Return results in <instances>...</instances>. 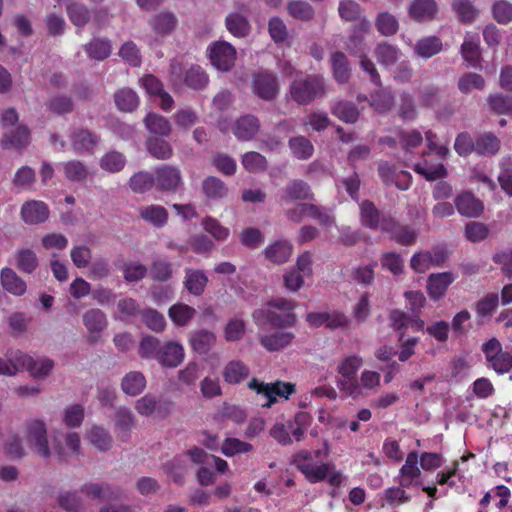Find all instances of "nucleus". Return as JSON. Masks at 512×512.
<instances>
[{
    "label": "nucleus",
    "instance_id": "1",
    "mask_svg": "<svg viewBox=\"0 0 512 512\" xmlns=\"http://www.w3.org/2000/svg\"><path fill=\"white\" fill-rule=\"evenodd\" d=\"M328 458L329 448L325 443L322 449L300 450L293 456L292 463L308 482L314 484L327 481L330 486L339 487L344 476Z\"/></svg>",
    "mask_w": 512,
    "mask_h": 512
},
{
    "label": "nucleus",
    "instance_id": "2",
    "mask_svg": "<svg viewBox=\"0 0 512 512\" xmlns=\"http://www.w3.org/2000/svg\"><path fill=\"white\" fill-rule=\"evenodd\" d=\"M325 94V81L319 75L295 77L289 86L290 98L299 105H308Z\"/></svg>",
    "mask_w": 512,
    "mask_h": 512
},
{
    "label": "nucleus",
    "instance_id": "3",
    "mask_svg": "<svg viewBox=\"0 0 512 512\" xmlns=\"http://www.w3.org/2000/svg\"><path fill=\"white\" fill-rule=\"evenodd\" d=\"M24 439L29 449L37 456L48 459L52 451L49 445L48 428L43 419L31 418L23 424Z\"/></svg>",
    "mask_w": 512,
    "mask_h": 512
},
{
    "label": "nucleus",
    "instance_id": "4",
    "mask_svg": "<svg viewBox=\"0 0 512 512\" xmlns=\"http://www.w3.org/2000/svg\"><path fill=\"white\" fill-rule=\"evenodd\" d=\"M363 365V359L358 355H348L341 359L337 365L340 378L336 383L341 392L349 397L361 395L357 372Z\"/></svg>",
    "mask_w": 512,
    "mask_h": 512
},
{
    "label": "nucleus",
    "instance_id": "5",
    "mask_svg": "<svg viewBox=\"0 0 512 512\" xmlns=\"http://www.w3.org/2000/svg\"><path fill=\"white\" fill-rule=\"evenodd\" d=\"M248 388L267 399V402L262 404L264 408H270L276 403L277 396L288 399L290 395L295 393V385L293 383L283 381L265 383L256 378H252L248 382Z\"/></svg>",
    "mask_w": 512,
    "mask_h": 512
},
{
    "label": "nucleus",
    "instance_id": "6",
    "mask_svg": "<svg viewBox=\"0 0 512 512\" xmlns=\"http://www.w3.org/2000/svg\"><path fill=\"white\" fill-rule=\"evenodd\" d=\"M481 351L485 356L488 368L497 374L508 373L512 369V354L503 351L500 341L493 337L482 344Z\"/></svg>",
    "mask_w": 512,
    "mask_h": 512
},
{
    "label": "nucleus",
    "instance_id": "7",
    "mask_svg": "<svg viewBox=\"0 0 512 512\" xmlns=\"http://www.w3.org/2000/svg\"><path fill=\"white\" fill-rule=\"evenodd\" d=\"M251 88L254 95L265 101L274 100L280 91L278 78L270 71L254 73Z\"/></svg>",
    "mask_w": 512,
    "mask_h": 512
},
{
    "label": "nucleus",
    "instance_id": "8",
    "mask_svg": "<svg viewBox=\"0 0 512 512\" xmlns=\"http://www.w3.org/2000/svg\"><path fill=\"white\" fill-rule=\"evenodd\" d=\"M207 52L211 64L219 71L227 72L235 64L236 50L226 41H217L210 44Z\"/></svg>",
    "mask_w": 512,
    "mask_h": 512
},
{
    "label": "nucleus",
    "instance_id": "9",
    "mask_svg": "<svg viewBox=\"0 0 512 512\" xmlns=\"http://www.w3.org/2000/svg\"><path fill=\"white\" fill-rule=\"evenodd\" d=\"M449 257L443 247H434L431 251L415 253L410 261L411 268L417 273H424L432 266H441Z\"/></svg>",
    "mask_w": 512,
    "mask_h": 512
},
{
    "label": "nucleus",
    "instance_id": "10",
    "mask_svg": "<svg viewBox=\"0 0 512 512\" xmlns=\"http://www.w3.org/2000/svg\"><path fill=\"white\" fill-rule=\"evenodd\" d=\"M381 229L390 235L391 240L404 246L414 244L418 235L413 228L400 225L393 218L386 216L381 219Z\"/></svg>",
    "mask_w": 512,
    "mask_h": 512
},
{
    "label": "nucleus",
    "instance_id": "11",
    "mask_svg": "<svg viewBox=\"0 0 512 512\" xmlns=\"http://www.w3.org/2000/svg\"><path fill=\"white\" fill-rule=\"evenodd\" d=\"M55 453L64 458L67 455H77L81 450V439L79 433L69 431L64 434H55L52 440Z\"/></svg>",
    "mask_w": 512,
    "mask_h": 512
},
{
    "label": "nucleus",
    "instance_id": "12",
    "mask_svg": "<svg viewBox=\"0 0 512 512\" xmlns=\"http://www.w3.org/2000/svg\"><path fill=\"white\" fill-rule=\"evenodd\" d=\"M252 317L258 326L269 324L273 327H292L296 323L294 313H285L280 315L275 311L260 308L253 312Z\"/></svg>",
    "mask_w": 512,
    "mask_h": 512
},
{
    "label": "nucleus",
    "instance_id": "13",
    "mask_svg": "<svg viewBox=\"0 0 512 512\" xmlns=\"http://www.w3.org/2000/svg\"><path fill=\"white\" fill-rule=\"evenodd\" d=\"M185 358V350L181 343L168 341L162 343L157 362L164 368H176Z\"/></svg>",
    "mask_w": 512,
    "mask_h": 512
},
{
    "label": "nucleus",
    "instance_id": "14",
    "mask_svg": "<svg viewBox=\"0 0 512 512\" xmlns=\"http://www.w3.org/2000/svg\"><path fill=\"white\" fill-rule=\"evenodd\" d=\"M30 130L25 125L7 130L1 138V146L5 150L22 151L30 144Z\"/></svg>",
    "mask_w": 512,
    "mask_h": 512
},
{
    "label": "nucleus",
    "instance_id": "15",
    "mask_svg": "<svg viewBox=\"0 0 512 512\" xmlns=\"http://www.w3.org/2000/svg\"><path fill=\"white\" fill-rule=\"evenodd\" d=\"M454 204L458 213L468 218L479 217L484 210L483 202L469 191L457 195Z\"/></svg>",
    "mask_w": 512,
    "mask_h": 512
},
{
    "label": "nucleus",
    "instance_id": "16",
    "mask_svg": "<svg viewBox=\"0 0 512 512\" xmlns=\"http://www.w3.org/2000/svg\"><path fill=\"white\" fill-rule=\"evenodd\" d=\"M260 130V122L254 115L247 114L238 118L232 127L233 134L240 141L252 140Z\"/></svg>",
    "mask_w": 512,
    "mask_h": 512
},
{
    "label": "nucleus",
    "instance_id": "17",
    "mask_svg": "<svg viewBox=\"0 0 512 512\" xmlns=\"http://www.w3.org/2000/svg\"><path fill=\"white\" fill-rule=\"evenodd\" d=\"M183 286L190 295L201 296L208 284V276L201 269L185 268Z\"/></svg>",
    "mask_w": 512,
    "mask_h": 512
},
{
    "label": "nucleus",
    "instance_id": "18",
    "mask_svg": "<svg viewBox=\"0 0 512 512\" xmlns=\"http://www.w3.org/2000/svg\"><path fill=\"white\" fill-rule=\"evenodd\" d=\"M455 277L451 272L433 273L427 279V292L433 300H439L444 296L448 287L454 282Z\"/></svg>",
    "mask_w": 512,
    "mask_h": 512
},
{
    "label": "nucleus",
    "instance_id": "19",
    "mask_svg": "<svg viewBox=\"0 0 512 512\" xmlns=\"http://www.w3.org/2000/svg\"><path fill=\"white\" fill-rule=\"evenodd\" d=\"M437 12L438 5L434 0H413L408 9L409 16L419 23L433 20Z\"/></svg>",
    "mask_w": 512,
    "mask_h": 512
},
{
    "label": "nucleus",
    "instance_id": "20",
    "mask_svg": "<svg viewBox=\"0 0 512 512\" xmlns=\"http://www.w3.org/2000/svg\"><path fill=\"white\" fill-rule=\"evenodd\" d=\"M157 187L165 191H175L181 184V173L176 167L163 165L156 169Z\"/></svg>",
    "mask_w": 512,
    "mask_h": 512
},
{
    "label": "nucleus",
    "instance_id": "21",
    "mask_svg": "<svg viewBox=\"0 0 512 512\" xmlns=\"http://www.w3.org/2000/svg\"><path fill=\"white\" fill-rule=\"evenodd\" d=\"M21 216L27 224H39L49 217V209L42 201L31 200L22 205Z\"/></svg>",
    "mask_w": 512,
    "mask_h": 512
},
{
    "label": "nucleus",
    "instance_id": "22",
    "mask_svg": "<svg viewBox=\"0 0 512 512\" xmlns=\"http://www.w3.org/2000/svg\"><path fill=\"white\" fill-rule=\"evenodd\" d=\"M115 431L118 437L126 441L136 425V418L127 407L120 406L114 412Z\"/></svg>",
    "mask_w": 512,
    "mask_h": 512
},
{
    "label": "nucleus",
    "instance_id": "23",
    "mask_svg": "<svg viewBox=\"0 0 512 512\" xmlns=\"http://www.w3.org/2000/svg\"><path fill=\"white\" fill-rule=\"evenodd\" d=\"M80 493L100 501L116 500L121 495L120 490L109 483H87L81 487Z\"/></svg>",
    "mask_w": 512,
    "mask_h": 512
},
{
    "label": "nucleus",
    "instance_id": "24",
    "mask_svg": "<svg viewBox=\"0 0 512 512\" xmlns=\"http://www.w3.org/2000/svg\"><path fill=\"white\" fill-rule=\"evenodd\" d=\"M216 335L207 329H199L189 334V344L198 354H207L216 344Z\"/></svg>",
    "mask_w": 512,
    "mask_h": 512
},
{
    "label": "nucleus",
    "instance_id": "25",
    "mask_svg": "<svg viewBox=\"0 0 512 512\" xmlns=\"http://www.w3.org/2000/svg\"><path fill=\"white\" fill-rule=\"evenodd\" d=\"M70 138L77 153H93L99 142V137L86 129H75Z\"/></svg>",
    "mask_w": 512,
    "mask_h": 512
},
{
    "label": "nucleus",
    "instance_id": "26",
    "mask_svg": "<svg viewBox=\"0 0 512 512\" xmlns=\"http://www.w3.org/2000/svg\"><path fill=\"white\" fill-rule=\"evenodd\" d=\"M146 377L140 371H130L121 379V390L128 396H138L146 388Z\"/></svg>",
    "mask_w": 512,
    "mask_h": 512
},
{
    "label": "nucleus",
    "instance_id": "27",
    "mask_svg": "<svg viewBox=\"0 0 512 512\" xmlns=\"http://www.w3.org/2000/svg\"><path fill=\"white\" fill-rule=\"evenodd\" d=\"M250 375L249 367L240 360H231L223 368L222 376L228 384H239Z\"/></svg>",
    "mask_w": 512,
    "mask_h": 512
},
{
    "label": "nucleus",
    "instance_id": "28",
    "mask_svg": "<svg viewBox=\"0 0 512 512\" xmlns=\"http://www.w3.org/2000/svg\"><path fill=\"white\" fill-rule=\"evenodd\" d=\"M292 332L277 331L259 336L260 344L268 351H278L288 346L294 339Z\"/></svg>",
    "mask_w": 512,
    "mask_h": 512
},
{
    "label": "nucleus",
    "instance_id": "29",
    "mask_svg": "<svg viewBox=\"0 0 512 512\" xmlns=\"http://www.w3.org/2000/svg\"><path fill=\"white\" fill-rule=\"evenodd\" d=\"M313 193L310 186L303 180L295 179L287 183L282 199L285 202L294 200H310Z\"/></svg>",
    "mask_w": 512,
    "mask_h": 512
},
{
    "label": "nucleus",
    "instance_id": "30",
    "mask_svg": "<svg viewBox=\"0 0 512 512\" xmlns=\"http://www.w3.org/2000/svg\"><path fill=\"white\" fill-rule=\"evenodd\" d=\"M86 438L100 452L108 451L113 444V438L108 430L99 425H93L87 432Z\"/></svg>",
    "mask_w": 512,
    "mask_h": 512
},
{
    "label": "nucleus",
    "instance_id": "31",
    "mask_svg": "<svg viewBox=\"0 0 512 512\" xmlns=\"http://www.w3.org/2000/svg\"><path fill=\"white\" fill-rule=\"evenodd\" d=\"M501 148V140L492 132L479 135L475 140V152L480 156H494Z\"/></svg>",
    "mask_w": 512,
    "mask_h": 512
},
{
    "label": "nucleus",
    "instance_id": "32",
    "mask_svg": "<svg viewBox=\"0 0 512 512\" xmlns=\"http://www.w3.org/2000/svg\"><path fill=\"white\" fill-rule=\"evenodd\" d=\"M293 247L288 241L278 240L264 250L265 257L275 263L283 264L289 260L292 255Z\"/></svg>",
    "mask_w": 512,
    "mask_h": 512
},
{
    "label": "nucleus",
    "instance_id": "33",
    "mask_svg": "<svg viewBox=\"0 0 512 512\" xmlns=\"http://www.w3.org/2000/svg\"><path fill=\"white\" fill-rule=\"evenodd\" d=\"M443 49V44L437 36H427L417 40L414 46V52L423 59H429L439 54Z\"/></svg>",
    "mask_w": 512,
    "mask_h": 512
},
{
    "label": "nucleus",
    "instance_id": "34",
    "mask_svg": "<svg viewBox=\"0 0 512 512\" xmlns=\"http://www.w3.org/2000/svg\"><path fill=\"white\" fill-rule=\"evenodd\" d=\"M0 276L2 286L7 292L15 296H22L26 292V283L11 268H3Z\"/></svg>",
    "mask_w": 512,
    "mask_h": 512
},
{
    "label": "nucleus",
    "instance_id": "35",
    "mask_svg": "<svg viewBox=\"0 0 512 512\" xmlns=\"http://www.w3.org/2000/svg\"><path fill=\"white\" fill-rule=\"evenodd\" d=\"M144 124L147 130L154 135L168 137L172 131L169 120L158 113H148L144 118Z\"/></svg>",
    "mask_w": 512,
    "mask_h": 512
},
{
    "label": "nucleus",
    "instance_id": "36",
    "mask_svg": "<svg viewBox=\"0 0 512 512\" xmlns=\"http://www.w3.org/2000/svg\"><path fill=\"white\" fill-rule=\"evenodd\" d=\"M84 50L89 58L102 61L111 55L112 45L107 38H93L84 45Z\"/></svg>",
    "mask_w": 512,
    "mask_h": 512
},
{
    "label": "nucleus",
    "instance_id": "37",
    "mask_svg": "<svg viewBox=\"0 0 512 512\" xmlns=\"http://www.w3.org/2000/svg\"><path fill=\"white\" fill-rule=\"evenodd\" d=\"M141 218L152 224L154 227L161 228L168 221V212L161 205H147L139 208Z\"/></svg>",
    "mask_w": 512,
    "mask_h": 512
},
{
    "label": "nucleus",
    "instance_id": "38",
    "mask_svg": "<svg viewBox=\"0 0 512 512\" xmlns=\"http://www.w3.org/2000/svg\"><path fill=\"white\" fill-rule=\"evenodd\" d=\"M83 324L90 333H100L108 325L105 313L98 308L87 310L82 316Z\"/></svg>",
    "mask_w": 512,
    "mask_h": 512
},
{
    "label": "nucleus",
    "instance_id": "39",
    "mask_svg": "<svg viewBox=\"0 0 512 512\" xmlns=\"http://www.w3.org/2000/svg\"><path fill=\"white\" fill-rule=\"evenodd\" d=\"M374 54L377 61L384 66H392L402 57V51L397 46L386 42L379 43Z\"/></svg>",
    "mask_w": 512,
    "mask_h": 512
},
{
    "label": "nucleus",
    "instance_id": "40",
    "mask_svg": "<svg viewBox=\"0 0 512 512\" xmlns=\"http://www.w3.org/2000/svg\"><path fill=\"white\" fill-rule=\"evenodd\" d=\"M196 315V310L184 303L172 305L168 310L171 321L179 327L187 326Z\"/></svg>",
    "mask_w": 512,
    "mask_h": 512
},
{
    "label": "nucleus",
    "instance_id": "41",
    "mask_svg": "<svg viewBox=\"0 0 512 512\" xmlns=\"http://www.w3.org/2000/svg\"><path fill=\"white\" fill-rule=\"evenodd\" d=\"M202 190L205 196L211 200L223 199L229 191L226 184L214 176H209L203 180Z\"/></svg>",
    "mask_w": 512,
    "mask_h": 512
},
{
    "label": "nucleus",
    "instance_id": "42",
    "mask_svg": "<svg viewBox=\"0 0 512 512\" xmlns=\"http://www.w3.org/2000/svg\"><path fill=\"white\" fill-rule=\"evenodd\" d=\"M66 13L70 21L77 27L85 26L90 18V11L83 3L68 1L66 4Z\"/></svg>",
    "mask_w": 512,
    "mask_h": 512
},
{
    "label": "nucleus",
    "instance_id": "43",
    "mask_svg": "<svg viewBox=\"0 0 512 512\" xmlns=\"http://www.w3.org/2000/svg\"><path fill=\"white\" fill-rule=\"evenodd\" d=\"M331 113L339 120L346 123H355L359 118V110L356 105L349 101H337L331 108Z\"/></svg>",
    "mask_w": 512,
    "mask_h": 512
},
{
    "label": "nucleus",
    "instance_id": "44",
    "mask_svg": "<svg viewBox=\"0 0 512 512\" xmlns=\"http://www.w3.org/2000/svg\"><path fill=\"white\" fill-rule=\"evenodd\" d=\"M461 55L469 66L477 67L480 61L479 41L472 35H467L461 45Z\"/></svg>",
    "mask_w": 512,
    "mask_h": 512
},
{
    "label": "nucleus",
    "instance_id": "45",
    "mask_svg": "<svg viewBox=\"0 0 512 512\" xmlns=\"http://www.w3.org/2000/svg\"><path fill=\"white\" fill-rule=\"evenodd\" d=\"M360 218L362 225L365 227L370 229L381 228L380 212L369 200L360 204Z\"/></svg>",
    "mask_w": 512,
    "mask_h": 512
},
{
    "label": "nucleus",
    "instance_id": "46",
    "mask_svg": "<svg viewBox=\"0 0 512 512\" xmlns=\"http://www.w3.org/2000/svg\"><path fill=\"white\" fill-rule=\"evenodd\" d=\"M114 101L116 106L124 112H132L139 105L138 95L130 88H121L116 91Z\"/></svg>",
    "mask_w": 512,
    "mask_h": 512
},
{
    "label": "nucleus",
    "instance_id": "47",
    "mask_svg": "<svg viewBox=\"0 0 512 512\" xmlns=\"http://www.w3.org/2000/svg\"><path fill=\"white\" fill-rule=\"evenodd\" d=\"M227 30L236 37H245L250 32L247 18L239 13H230L225 20Z\"/></svg>",
    "mask_w": 512,
    "mask_h": 512
},
{
    "label": "nucleus",
    "instance_id": "48",
    "mask_svg": "<svg viewBox=\"0 0 512 512\" xmlns=\"http://www.w3.org/2000/svg\"><path fill=\"white\" fill-rule=\"evenodd\" d=\"M65 177L72 182H83L88 178L87 166L79 160H70L62 163Z\"/></svg>",
    "mask_w": 512,
    "mask_h": 512
},
{
    "label": "nucleus",
    "instance_id": "49",
    "mask_svg": "<svg viewBox=\"0 0 512 512\" xmlns=\"http://www.w3.org/2000/svg\"><path fill=\"white\" fill-rule=\"evenodd\" d=\"M163 472L169 477L174 483L178 485L184 484L185 474L187 472L185 462L175 457L162 465Z\"/></svg>",
    "mask_w": 512,
    "mask_h": 512
},
{
    "label": "nucleus",
    "instance_id": "50",
    "mask_svg": "<svg viewBox=\"0 0 512 512\" xmlns=\"http://www.w3.org/2000/svg\"><path fill=\"white\" fill-rule=\"evenodd\" d=\"M99 164L109 173H118L125 167L126 157L116 150H111L101 157Z\"/></svg>",
    "mask_w": 512,
    "mask_h": 512
},
{
    "label": "nucleus",
    "instance_id": "51",
    "mask_svg": "<svg viewBox=\"0 0 512 512\" xmlns=\"http://www.w3.org/2000/svg\"><path fill=\"white\" fill-rule=\"evenodd\" d=\"M288 144L293 156L297 159L306 160L314 153L313 144L304 136L293 137L289 140Z\"/></svg>",
    "mask_w": 512,
    "mask_h": 512
},
{
    "label": "nucleus",
    "instance_id": "52",
    "mask_svg": "<svg viewBox=\"0 0 512 512\" xmlns=\"http://www.w3.org/2000/svg\"><path fill=\"white\" fill-rule=\"evenodd\" d=\"M146 147L150 155L156 159H169L173 154V149L171 145L162 138H148L146 141Z\"/></svg>",
    "mask_w": 512,
    "mask_h": 512
},
{
    "label": "nucleus",
    "instance_id": "53",
    "mask_svg": "<svg viewBox=\"0 0 512 512\" xmlns=\"http://www.w3.org/2000/svg\"><path fill=\"white\" fill-rule=\"evenodd\" d=\"M489 109L497 115H509L512 113V96L500 93L490 94L487 97Z\"/></svg>",
    "mask_w": 512,
    "mask_h": 512
},
{
    "label": "nucleus",
    "instance_id": "54",
    "mask_svg": "<svg viewBox=\"0 0 512 512\" xmlns=\"http://www.w3.org/2000/svg\"><path fill=\"white\" fill-rule=\"evenodd\" d=\"M375 26L377 31L383 36L395 35L399 30L397 18L387 11L381 12L376 16Z\"/></svg>",
    "mask_w": 512,
    "mask_h": 512
},
{
    "label": "nucleus",
    "instance_id": "55",
    "mask_svg": "<svg viewBox=\"0 0 512 512\" xmlns=\"http://www.w3.org/2000/svg\"><path fill=\"white\" fill-rule=\"evenodd\" d=\"M54 366V360L48 357H38L33 358V364L28 367L27 371L34 379L43 380L51 374Z\"/></svg>",
    "mask_w": 512,
    "mask_h": 512
},
{
    "label": "nucleus",
    "instance_id": "56",
    "mask_svg": "<svg viewBox=\"0 0 512 512\" xmlns=\"http://www.w3.org/2000/svg\"><path fill=\"white\" fill-rule=\"evenodd\" d=\"M176 23V17L169 12L160 13L151 20L153 30L156 34L161 36L171 33L174 30Z\"/></svg>",
    "mask_w": 512,
    "mask_h": 512
},
{
    "label": "nucleus",
    "instance_id": "57",
    "mask_svg": "<svg viewBox=\"0 0 512 512\" xmlns=\"http://www.w3.org/2000/svg\"><path fill=\"white\" fill-rule=\"evenodd\" d=\"M161 346L160 339L151 335L144 336L140 341L138 354L143 359L157 360Z\"/></svg>",
    "mask_w": 512,
    "mask_h": 512
},
{
    "label": "nucleus",
    "instance_id": "58",
    "mask_svg": "<svg viewBox=\"0 0 512 512\" xmlns=\"http://www.w3.org/2000/svg\"><path fill=\"white\" fill-rule=\"evenodd\" d=\"M334 78L339 83H346L350 77L348 61L344 53L335 52L331 57Z\"/></svg>",
    "mask_w": 512,
    "mask_h": 512
},
{
    "label": "nucleus",
    "instance_id": "59",
    "mask_svg": "<svg viewBox=\"0 0 512 512\" xmlns=\"http://www.w3.org/2000/svg\"><path fill=\"white\" fill-rule=\"evenodd\" d=\"M413 169L416 173L424 177L427 181L443 179L448 174L447 169L443 164L430 166L428 165L427 161L415 164Z\"/></svg>",
    "mask_w": 512,
    "mask_h": 512
},
{
    "label": "nucleus",
    "instance_id": "60",
    "mask_svg": "<svg viewBox=\"0 0 512 512\" xmlns=\"http://www.w3.org/2000/svg\"><path fill=\"white\" fill-rule=\"evenodd\" d=\"M140 316L142 322L147 326V328L156 333L162 332L166 327V320L164 316L155 309H143L140 312Z\"/></svg>",
    "mask_w": 512,
    "mask_h": 512
},
{
    "label": "nucleus",
    "instance_id": "61",
    "mask_svg": "<svg viewBox=\"0 0 512 512\" xmlns=\"http://www.w3.org/2000/svg\"><path fill=\"white\" fill-rule=\"evenodd\" d=\"M289 15L300 21H310L314 17L313 7L302 0L290 1L287 5Z\"/></svg>",
    "mask_w": 512,
    "mask_h": 512
},
{
    "label": "nucleus",
    "instance_id": "62",
    "mask_svg": "<svg viewBox=\"0 0 512 512\" xmlns=\"http://www.w3.org/2000/svg\"><path fill=\"white\" fill-rule=\"evenodd\" d=\"M155 184V177L147 171L135 173L129 179V187L135 193H145Z\"/></svg>",
    "mask_w": 512,
    "mask_h": 512
},
{
    "label": "nucleus",
    "instance_id": "63",
    "mask_svg": "<svg viewBox=\"0 0 512 512\" xmlns=\"http://www.w3.org/2000/svg\"><path fill=\"white\" fill-rule=\"evenodd\" d=\"M149 275L155 281L166 282L173 275L172 264L165 259H156L150 266Z\"/></svg>",
    "mask_w": 512,
    "mask_h": 512
},
{
    "label": "nucleus",
    "instance_id": "64",
    "mask_svg": "<svg viewBox=\"0 0 512 512\" xmlns=\"http://www.w3.org/2000/svg\"><path fill=\"white\" fill-rule=\"evenodd\" d=\"M498 182L502 190L512 197V158L504 157L500 162Z\"/></svg>",
    "mask_w": 512,
    "mask_h": 512
}]
</instances>
